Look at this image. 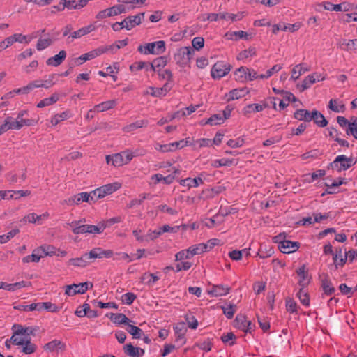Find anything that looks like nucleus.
Listing matches in <instances>:
<instances>
[{"label": "nucleus", "mask_w": 357, "mask_h": 357, "mask_svg": "<svg viewBox=\"0 0 357 357\" xmlns=\"http://www.w3.org/2000/svg\"><path fill=\"white\" fill-rule=\"evenodd\" d=\"M115 106L116 100H108L95 105V109L97 112H102L112 109Z\"/></svg>", "instance_id": "c9c22d12"}, {"label": "nucleus", "mask_w": 357, "mask_h": 357, "mask_svg": "<svg viewBox=\"0 0 357 357\" xmlns=\"http://www.w3.org/2000/svg\"><path fill=\"white\" fill-rule=\"evenodd\" d=\"M165 43L163 40L149 43L144 45H139L137 48L138 52L144 54H160L165 52Z\"/></svg>", "instance_id": "20e7f679"}, {"label": "nucleus", "mask_w": 357, "mask_h": 357, "mask_svg": "<svg viewBox=\"0 0 357 357\" xmlns=\"http://www.w3.org/2000/svg\"><path fill=\"white\" fill-rule=\"evenodd\" d=\"M248 93V90L247 88H241V89H236L231 90L229 94L227 95V100H234L242 98L245 96Z\"/></svg>", "instance_id": "bb28decb"}, {"label": "nucleus", "mask_w": 357, "mask_h": 357, "mask_svg": "<svg viewBox=\"0 0 357 357\" xmlns=\"http://www.w3.org/2000/svg\"><path fill=\"white\" fill-rule=\"evenodd\" d=\"M346 133L348 135H351L357 139V117L354 118L351 123L349 124V127L346 130Z\"/></svg>", "instance_id": "6e6d98bb"}, {"label": "nucleus", "mask_w": 357, "mask_h": 357, "mask_svg": "<svg viewBox=\"0 0 357 357\" xmlns=\"http://www.w3.org/2000/svg\"><path fill=\"white\" fill-rule=\"evenodd\" d=\"M56 75L52 74L49 76L48 78V84H45L43 83V80H35L29 84V86L31 87V91L35 88H39V87H44L45 89H48L53 86L54 84V82H53Z\"/></svg>", "instance_id": "4be33fe9"}, {"label": "nucleus", "mask_w": 357, "mask_h": 357, "mask_svg": "<svg viewBox=\"0 0 357 357\" xmlns=\"http://www.w3.org/2000/svg\"><path fill=\"white\" fill-rule=\"evenodd\" d=\"M221 308L223 311V314L226 316V317L227 319H231L237 310V306L235 304H230L227 307L222 306Z\"/></svg>", "instance_id": "09e8293b"}, {"label": "nucleus", "mask_w": 357, "mask_h": 357, "mask_svg": "<svg viewBox=\"0 0 357 357\" xmlns=\"http://www.w3.org/2000/svg\"><path fill=\"white\" fill-rule=\"evenodd\" d=\"M109 319L116 324H128L132 322L123 313H110Z\"/></svg>", "instance_id": "393cba45"}, {"label": "nucleus", "mask_w": 357, "mask_h": 357, "mask_svg": "<svg viewBox=\"0 0 357 357\" xmlns=\"http://www.w3.org/2000/svg\"><path fill=\"white\" fill-rule=\"evenodd\" d=\"M59 99V96L57 93L52 94L50 97L44 98L41 101H40L37 107L38 108H43L46 106L52 105L54 103H56Z\"/></svg>", "instance_id": "c85d7f7f"}, {"label": "nucleus", "mask_w": 357, "mask_h": 357, "mask_svg": "<svg viewBox=\"0 0 357 357\" xmlns=\"http://www.w3.org/2000/svg\"><path fill=\"white\" fill-rule=\"evenodd\" d=\"M300 246V243L296 241H291L289 240H287L282 243L281 245H278V249L280 252L289 254L296 252L298 250Z\"/></svg>", "instance_id": "ddd939ff"}, {"label": "nucleus", "mask_w": 357, "mask_h": 357, "mask_svg": "<svg viewBox=\"0 0 357 357\" xmlns=\"http://www.w3.org/2000/svg\"><path fill=\"white\" fill-rule=\"evenodd\" d=\"M167 60L165 56H159L155 59L152 63H149V69L156 71L158 68H161L167 65Z\"/></svg>", "instance_id": "cd10ccee"}, {"label": "nucleus", "mask_w": 357, "mask_h": 357, "mask_svg": "<svg viewBox=\"0 0 357 357\" xmlns=\"http://www.w3.org/2000/svg\"><path fill=\"white\" fill-rule=\"evenodd\" d=\"M192 49L199 50L204 45V40L202 37H195L192 41Z\"/></svg>", "instance_id": "69168bd1"}, {"label": "nucleus", "mask_w": 357, "mask_h": 357, "mask_svg": "<svg viewBox=\"0 0 357 357\" xmlns=\"http://www.w3.org/2000/svg\"><path fill=\"white\" fill-rule=\"evenodd\" d=\"M265 107H266V104H250L244 108V113L246 114L251 112H260Z\"/></svg>", "instance_id": "de8ad7c7"}, {"label": "nucleus", "mask_w": 357, "mask_h": 357, "mask_svg": "<svg viewBox=\"0 0 357 357\" xmlns=\"http://www.w3.org/2000/svg\"><path fill=\"white\" fill-rule=\"evenodd\" d=\"M99 52H100V51H98L97 49H96V50L90 51L86 54H84L81 55L79 57L75 58L74 59L73 64H74V66H80L85 61H86L88 60L93 59L100 56Z\"/></svg>", "instance_id": "a211bd4d"}, {"label": "nucleus", "mask_w": 357, "mask_h": 357, "mask_svg": "<svg viewBox=\"0 0 357 357\" xmlns=\"http://www.w3.org/2000/svg\"><path fill=\"white\" fill-rule=\"evenodd\" d=\"M208 244L200 243L195 245L188 248V251L191 252L192 257L196 255H199L207 250Z\"/></svg>", "instance_id": "4c0bfd02"}, {"label": "nucleus", "mask_w": 357, "mask_h": 357, "mask_svg": "<svg viewBox=\"0 0 357 357\" xmlns=\"http://www.w3.org/2000/svg\"><path fill=\"white\" fill-rule=\"evenodd\" d=\"M356 161L350 157H347L344 155H337L335 160L330 163V167L333 170H336L340 172L341 171L347 170L353 165H354Z\"/></svg>", "instance_id": "39448f33"}, {"label": "nucleus", "mask_w": 357, "mask_h": 357, "mask_svg": "<svg viewBox=\"0 0 357 357\" xmlns=\"http://www.w3.org/2000/svg\"><path fill=\"white\" fill-rule=\"evenodd\" d=\"M192 257V255H191V252H190L188 251V249L183 250L178 252H177L175 255L176 261H182L185 259H189Z\"/></svg>", "instance_id": "338daca9"}, {"label": "nucleus", "mask_w": 357, "mask_h": 357, "mask_svg": "<svg viewBox=\"0 0 357 357\" xmlns=\"http://www.w3.org/2000/svg\"><path fill=\"white\" fill-rule=\"evenodd\" d=\"M333 260L336 269L339 267H342L347 261V252H345V255L343 257L342 249L341 248H335V252L333 255Z\"/></svg>", "instance_id": "f3484780"}, {"label": "nucleus", "mask_w": 357, "mask_h": 357, "mask_svg": "<svg viewBox=\"0 0 357 357\" xmlns=\"http://www.w3.org/2000/svg\"><path fill=\"white\" fill-rule=\"evenodd\" d=\"M126 331L132 335L133 338L140 339L142 335L143 334V331L141 328L134 325L130 324V323L128 324V327Z\"/></svg>", "instance_id": "a18cd8bd"}, {"label": "nucleus", "mask_w": 357, "mask_h": 357, "mask_svg": "<svg viewBox=\"0 0 357 357\" xmlns=\"http://www.w3.org/2000/svg\"><path fill=\"white\" fill-rule=\"evenodd\" d=\"M286 308L289 312L297 313L298 305L296 301L291 298H287L286 300Z\"/></svg>", "instance_id": "052dcab7"}, {"label": "nucleus", "mask_w": 357, "mask_h": 357, "mask_svg": "<svg viewBox=\"0 0 357 357\" xmlns=\"http://www.w3.org/2000/svg\"><path fill=\"white\" fill-rule=\"evenodd\" d=\"M31 194L29 190H10L9 198L17 199L21 197H26Z\"/></svg>", "instance_id": "bf43d9fd"}, {"label": "nucleus", "mask_w": 357, "mask_h": 357, "mask_svg": "<svg viewBox=\"0 0 357 357\" xmlns=\"http://www.w3.org/2000/svg\"><path fill=\"white\" fill-rule=\"evenodd\" d=\"M230 288L227 286L222 284L213 285L212 287L208 290V294L213 296H222L229 294Z\"/></svg>", "instance_id": "6ab92c4d"}, {"label": "nucleus", "mask_w": 357, "mask_h": 357, "mask_svg": "<svg viewBox=\"0 0 357 357\" xmlns=\"http://www.w3.org/2000/svg\"><path fill=\"white\" fill-rule=\"evenodd\" d=\"M101 187L102 188V190H105V194L108 195L119 189L121 188V184L116 182L114 183H109Z\"/></svg>", "instance_id": "3c124183"}, {"label": "nucleus", "mask_w": 357, "mask_h": 357, "mask_svg": "<svg viewBox=\"0 0 357 357\" xmlns=\"http://www.w3.org/2000/svg\"><path fill=\"white\" fill-rule=\"evenodd\" d=\"M56 40V37H53L52 38H45V39L40 38L38 40V43L36 44V49L38 51L43 50L44 49H45L47 47L52 45Z\"/></svg>", "instance_id": "e433bc0d"}, {"label": "nucleus", "mask_w": 357, "mask_h": 357, "mask_svg": "<svg viewBox=\"0 0 357 357\" xmlns=\"http://www.w3.org/2000/svg\"><path fill=\"white\" fill-rule=\"evenodd\" d=\"M96 29V26L93 24H89L86 26L82 27L75 31L71 33L68 37L67 42L68 43H72L74 39L79 38Z\"/></svg>", "instance_id": "9b49d317"}, {"label": "nucleus", "mask_w": 357, "mask_h": 357, "mask_svg": "<svg viewBox=\"0 0 357 357\" xmlns=\"http://www.w3.org/2000/svg\"><path fill=\"white\" fill-rule=\"evenodd\" d=\"M195 53L191 47H182L177 50L174 55V60L177 65L184 68L187 66Z\"/></svg>", "instance_id": "7ed1b4c3"}, {"label": "nucleus", "mask_w": 357, "mask_h": 357, "mask_svg": "<svg viewBox=\"0 0 357 357\" xmlns=\"http://www.w3.org/2000/svg\"><path fill=\"white\" fill-rule=\"evenodd\" d=\"M126 12V10L125 6L122 4H118L98 12L96 16V18L98 20H102L106 17H109L118 15L121 13H125Z\"/></svg>", "instance_id": "423d86ee"}, {"label": "nucleus", "mask_w": 357, "mask_h": 357, "mask_svg": "<svg viewBox=\"0 0 357 357\" xmlns=\"http://www.w3.org/2000/svg\"><path fill=\"white\" fill-rule=\"evenodd\" d=\"M107 227H108V225L102 222L97 225H88V234H100Z\"/></svg>", "instance_id": "37998d69"}, {"label": "nucleus", "mask_w": 357, "mask_h": 357, "mask_svg": "<svg viewBox=\"0 0 357 357\" xmlns=\"http://www.w3.org/2000/svg\"><path fill=\"white\" fill-rule=\"evenodd\" d=\"M310 70V67L306 63H300L296 65L292 70H291V79L296 81L299 77L305 73V72H308Z\"/></svg>", "instance_id": "2eb2a0df"}, {"label": "nucleus", "mask_w": 357, "mask_h": 357, "mask_svg": "<svg viewBox=\"0 0 357 357\" xmlns=\"http://www.w3.org/2000/svg\"><path fill=\"white\" fill-rule=\"evenodd\" d=\"M89 285L91 287H93L91 283L87 282L79 283L78 284H73L71 285H67L66 287L65 294L70 296H74L77 294H84L89 289Z\"/></svg>", "instance_id": "0eeeda50"}, {"label": "nucleus", "mask_w": 357, "mask_h": 357, "mask_svg": "<svg viewBox=\"0 0 357 357\" xmlns=\"http://www.w3.org/2000/svg\"><path fill=\"white\" fill-rule=\"evenodd\" d=\"M121 48V45L113 44L109 46H102L97 48L98 51H100L99 55L104 54L107 52L111 51L112 52L116 51L117 50Z\"/></svg>", "instance_id": "680f3d73"}, {"label": "nucleus", "mask_w": 357, "mask_h": 357, "mask_svg": "<svg viewBox=\"0 0 357 357\" xmlns=\"http://www.w3.org/2000/svg\"><path fill=\"white\" fill-rule=\"evenodd\" d=\"M68 206H73L74 204L78 205L82 202H88L90 204L88 192H80L74 196L69 197L68 199L64 201Z\"/></svg>", "instance_id": "4468645a"}, {"label": "nucleus", "mask_w": 357, "mask_h": 357, "mask_svg": "<svg viewBox=\"0 0 357 357\" xmlns=\"http://www.w3.org/2000/svg\"><path fill=\"white\" fill-rule=\"evenodd\" d=\"M174 330L176 335V341H181V344L185 343L184 340V335L186 331L185 326L183 324H178L176 326L174 327Z\"/></svg>", "instance_id": "473e14b6"}, {"label": "nucleus", "mask_w": 357, "mask_h": 357, "mask_svg": "<svg viewBox=\"0 0 357 357\" xmlns=\"http://www.w3.org/2000/svg\"><path fill=\"white\" fill-rule=\"evenodd\" d=\"M321 287L324 294L327 296H331L335 292V288L328 277H326L321 280Z\"/></svg>", "instance_id": "f704fd0d"}, {"label": "nucleus", "mask_w": 357, "mask_h": 357, "mask_svg": "<svg viewBox=\"0 0 357 357\" xmlns=\"http://www.w3.org/2000/svg\"><path fill=\"white\" fill-rule=\"evenodd\" d=\"M317 116H319L321 119V121H319V124L321 126V128L325 127L328 124V121L325 119L324 115L318 112L317 110H313L312 112H310L307 109H297L294 114V117L298 121H305L307 122H310L312 120L314 121H317Z\"/></svg>", "instance_id": "f257e3e1"}, {"label": "nucleus", "mask_w": 357, "mask_h": 357, "mask_svg": "<svg viewBox=\"0 0 357 357\" xmlns=\"http://www.w3.org/2000/svg\"><path fill=\"white\" fill-rule=\"evenodd\" d=\"M68 112H63L61 114L54 115L51 119L52 126H56L60 121L66 120L68 118Z\"/></svg>", "instance_id": "13d9d810"}, {"label": "nucleus", "mask_w": 357, "mask_h": 357, "mask_svg": "<svg viewBox=\"0 0 357 357\" xmlns=\"http://www.w3.org/2000/svg\"><path fill=\"white\" fill-rule=\"evenodd\" d=\"M203 183V180L200 177L197 178H187L183 180H181V184L183 186H187L188 188L192 187H197L200 184Z\"/></svg>", "instance_id": "72a5a7b5"}, {"label": "nucleus", "mask_w": 357, "mask_h": 357, "mask_svg": "<svg viewBox=\"0 0 357 357\" xmlns=\"http://www.w3.org/2000/svg\"><path fill=\"white\" fill-rule=\"evenodd\" d=\"M296 272L300 277L299 284L302 287H305L309 282L307 280V272L305 271V266L303 265Z\"/></svg>", "instance_id": "ea45409f"}, {"label": "nucleus", "mask_w": 357, "mask_h": 357, "mask_svg": "<svg viewBox=\"0 0 357 357\" xmlns=\"http://www.w3.org/2000/svg\"><path fill=\"white\" fill-rule=\"evenodd\" d=\"M48 216L49 214L47 213H45L42 215H37L36 213H33L25 215L23 220L30 223H38V225H40V221L47 219Z\"/></svg>", "instance_id": "b1692460"}, {"label": "nucleus", "mask_w": 357, "mask_h": 357, "mask_svg": "<svg viewBox=\"0 0 357 357\" xmlns=\"http://www.w3.org/2000/svg\"><path fill=\"white\" fill-rule=\"evenodd\" d=\"M234 162V159H228V158H222L219 160H215L213 163L212 166L214 167H220L222 166H230L232 165Z\"/></svg>", "instance_id": "864d4df0"}, {"label": "nucleus", "mask_w": 357, "mask_h": 357, "mask_svg": "<svg viewBox=\"0 0 357 357\" xmlns=\"http://www.w3.org/2000/svg\"><path fill=\"white\" fill-rule=\"evenodd\" d=\"M235 321L236 323V326L242 330V331H244V329H245V325H246V323L248 321V320L246 319L245 317L243 314H238L236 317V319H235Z\"/></svg>", "instance_id": "0e129e2a"}, {"label": "nucleus", "mask_w": 357, "mask_h": 357, "mask_svg": "<svg viewBox=\"0 0 357 357\" xmlns=\"http://www.w3.org/2000/svg\"><path fill=\"white\" fill-rule=\"evenodd\" d=\"M23 348H22V352H24L26 354H31L35 352L36 350V344L31 342V339L29 338L27 341L24 343Z\"/></svg>", "instance_id": "5fc2aeb1"}, {"label": "nucleus", "mask_w": 357, "mask_h": 357, "mask_svg": "<svg viewBox=\"0 0 357 357\" xmlns=\"http://www.w3.org/2000/svg\"><path fill=\"white\" fill-rule=\"evenodd\" d=\"M89 259V253H85L81 257L72 258L69 259L68 264L78 267H85L89 264V262L87 260Z\"/></svg>", "instance_id": "412c9836"}, {"label": "nucleus", "mask_w": 357, "mask_h": 357, "mask_svg": "<svg viewBox=\"0 0 357 357\" xmlns=\"http://www.w3.org/2000/svg\"><path fill=\"white\" fill-rule=\"evenodd\" d=\"M26 113L27 112L26 110L20 111L15 121H13L12 117H7L5 121H8V129L20 130L24 126H31L36 124L37 121L35 119H22V116H24Z\"/></svg>", "instance_id": "f03ea898"}, {"label": "nucleus", "mask_w": 357, "mask_h": 357, "mask_svg": "<svg viewBox=\"0 0 357 357\" xmlns=\"http://www.w3.org/2000/svg\"><path fill=\"white\" fill-rule=\"evenodd\" d=\"M337 100L335 99H331L328 102V108L337 113L344 112L345 110V105L344 104L337 105Z\"/></svg>", "instance_id": "49530a36"}, {"label": "nucleus", "mask_w": 357, "mask_h": 357, "mask_svg": "<svg viewBox=\"0 0 357 357\" xmlns=\"http://www.w3.org/2000/svg\"><path fill=\"white\" fill-rule=\"evenodd\" d=\"M148 124V121L146 120H139L134 123H132L129 125L123 127V130L126 132L134 131L137 128H142L144 126H146Z\"/></svg>", "instance_id": "7c9ffc66"}, {"label": "nucleus", "mask_w": 357, "mask_h": 357, "mask_svg": "<svg viewBox=\"0 0 357 357\" xmlns=\"http://www.w3.org/2000/svg\"><path fill=\"white\" fill-rule=\"evenodd\" d=\"M124 352L131 357H139L138 347H135L132 344H127L123 347Z\"/></svg>", "instance_id": "603ef678"}, {"label": "nucleus", "mask_w": 357, "mask_h": 357, "mask_svg": "<svg viewBox=\"0 0 357 357\" xmlns=\"http://www.w3.org/2000/svg\"><path fill=\"white\" fill-rule=\"evenodd\" d=\"M225 121L224 116L221 113L212 115L204 124H209L211 126L219 125Z\"/></svg>", "instance_id": "a19ab883"}, {"label": "nucleus", "mask_w": 357, "mask_h": 357, "mask_svg": "<svg viewBox=\"0 0 357 357\" xmlns=\"http://www.w3.org/2000/svg\"><path fill=\"white\" fill-rule=\"evenodd\" d=\"M90 259L92 258H110L113 255V252L111 250H102L101 248H96L92 249L89 252Z\"/></svg>", "instance_id": "dca6fc26"}, {"label": "nucleus", "mask_w": 357, "mask_h": 357, "mask_svg": "<svg viewBox=\"0 0 357 357\" xmlns=\"http://www.w3.org/2000/svg\"><path fill=\"white\" fill-rule=\"evenodd\" d=\"M230 70V66H227L223 62H217L211 69V76L214 79H220Z\"/></svg>", "instance_id": "1a4fd4ad"}, {"label": "nucleus", "mask_w": 357, "mask_h": 357, "mask_svg": "<svg viewBox=\"0 0 357 357\" xmlns=\"http://www.w3.org/2000/svg\"><path fill=\"white\" fill-rule=\"evenodd\" d=\"M66 344L60 340H54L47 344L43 347L45 350L49 351H54L57 349H64Z\"/></svg>", "instance_id": "a878e982"}, {"label": "nucleus", "mask_w": 357, "mask_h": 357, "mask_svg": "<svg viewBox=\"0 0 357 357\" xmlns=\"http://www.w3.org/2000/svg\"><path fill=\"white\" fill-rule=\"evenodd\" d=\"M66 52L65 50H61L58 54L49 58L46 63L48 66H58L61 65L66 57Z\"/></svg>", "instance_id": "aec40b11"}, {"label": "nucleus", "mask_w": 357, "mask_h": 357, "mask_svg": "<svg viewBox=\"0 0 357 357\" xmlns=\"http://www.w3.org/2000/svg\"><path fill=\"white\" fill-rule=\"evenodd\" d=\"M324 77H321V75L318 73H314L307 76L302 84L298 85V88L301 91H303L307 89H309L312 84H314L317 81L324 80Z\"/></svg>", "instance_id": "9d476101"}, {"label": "nucleus", "mask_w": 357, "mask_h": 357, "mask_svg": "<svg viewBox=\"0 0 357 357\" xmlns=\"http://www.w3.org/2000/svg\"><path fill=\"white\" fill-rule=\"evenodd\" d=\"M70 226H76L73 229V232L75 234H81L88 233V225H82L79 226H77L78 222L77 221H73L69 224Z\"/></svg>", "instance_id": "8fccbe9b"}, {"label": "nucleus", "mask_w": 357, "mask_h": 357, "mask_svg": "<svg viewBox=\"0 0 357 357\" xmlns=\"http://www.w3.org/2000/svg\"><path fill=\"white\" fill-rule=\"evenodd\" d=\"M257 318L258 320V323L263 330L264 332L268 331V320L267 317L265 315L264 312L261 310L260 312H258L257 314Z\"/></svg>", "instance_id": "c03bdc74"}, {"label": "nucleus", "mask_w": 357, "mask_h": 357, "mask_svg": "<svg viewBox=\"0 0 357 357\" xmlns=\"http://www.w3.org/2000/svg\"><path fill=\"white\" fill-rule=\"evenodd\" d=\"M342 45H345L344 50H351L357 49V40H344Z\"/></svg>", "instance_id": "774afa93"}, {"label": "nucleus", "mask_w": 357, "mask_h": 357, "mask_svg": "<svg viewBox=\"0 0 357 357\" xmlns=\"http://www.w3.org/2000/svg\"><path fill=\"white\" fill-rule=\"evenodd\" d=\"M144 13H139V14L134 16H128L124 19L126 24L125 29L130 30L137 25H139L144 18Z\"/></svg>", "instance_id": "f8f14e48"}, {"label": "nucleus", "mask_w": 357, "mask_h": 357, "mask_svg": "<svg viewBox=\"0 0 357 357\" xmlns=\"http://www.w3.org/2000/svg\"><path fill=\"white\" fill-rule=\"evenodd\" d=\"M248 70H249V68L243 66H241L239 68H238L235 72V79L241 82H243L248 80Z\"/></svg>", "instance_id": "58836bf2"}, {"label": "nucleus", "mask_w": 357, "mask_h": 357, "mask_svg": "<svg viewBox=\"0 0 357 357\" xmlns=\"http://www.w3.org/2000/svg\"><path fill=\"white\" fill-rule=\"evenodd\" d=\"M143 68H146V70L148 71L149 70V63L143 61L135 62L130 66V69L131 71H137L140 70Z\"/></svg>", "instance_id": "4d7b16f0"}, {"label": "nucleus", "mask_w": 357, "mask_h": 357, "mask_svg": "<svg viewBox=\"0 0 357 357\" xmlns=\"http://www.w3.org/2000/svg\"><path fill=\"white\" fill-rule=\"evenodd\" d=\"M236 338V335L230 332L223 334L221 337L222 341L225 344H229V345L234 344V340Z\"/></svg>", "instance_id": "e2e57ef3"}, {"label": "nucleus", "mask_w": 357, "mask_h": 357, "mask_svg": "<svg viewBox=\"0 0 357 357\" xmlns=\"http://www.w3.org/2000/svg\"><path fill=\"white\" fill-rule=\"evenodd\" d=\"M106 162L107 164L111 163L114 167H120L125 164L124 158H123V154H121V153L112 155H107Z\"/></svg>", "instance_id": "5701e85b"}, {"label": "nucleus", "mask_w": 357, "mask_h": 357, "mask_svg": "<svg viewBox=\"0 0 357 357\" xmlns=\"http://www.w3.org/2000/svg\"><path fill=\"white\" fill-rule=\"evenodd\" d=\"M296 296L303 305L308 306L310 305L309 296L307 293V290L304 288V287H302V288L300 289Z\"/></svg>", "instance_id": "79ce46f5"}, {"label": "nucleus", "mask_w": 357, "mask_h": 357, "mask_svg": "<svg viewBox=\"0 0 357 357\" xmlns=\"http://www.w3.org/2000/svg\"><path fill=\"white\" fill-rule=\"evenodd\" d=\"M188 142L187 140L182 139L178 142H174L167 144H157L155 149L162 153L172 152L186 146L188 145Z\"/></svg>", "instance_id": "6e6552de"}, {"label": "nucleus", "mask_w": 357, "mask_h": 357, "mask_svg": "<svg viewBox=\"0 0 357 357\" xmlns=\"http://www.w3.org/2000/svg\"><path fill=\"white\" fill-rule=\"evenodd\" d=\"M6 42H7L6 46H10L15 42H19L20 43H29V41L26 40V36H23L22 34H18V33H15V34H13V36L7 37L6 38Z\"/></svg>", "instance_id": "c756f323"}, {"label": "nucleus", "mask_w": 357, "mask_h": 357, "mask_svg": "<svg viewBox=\"0 0 357 357\" xmlns=\"http://www.w3.org/2000/svg\"><path fill=\"white\" fill-rule=\"evenodd\" d=\"M43 257V255L41 254V250L38 248L33 250V253L30 255H27L22 259V261L24 263L29 262H38L40 258Z\"/></svg>", "instance_id": "2f4dec72"}]
</instances>
